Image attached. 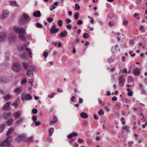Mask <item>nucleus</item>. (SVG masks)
I'll use <instances>...</instances> for the list:
<instances>
[{"instance_id":"1","label":"nucleus","mask_w":147,"mask_h":147,"mask_svg":"<svg viewBox=\"0 0 147 147\" xmlns=\"http://www.w3.org/2000/svg\"><path fill=\"white\" fill-rule=\"evenodd\" d=\"M12 140V138L8 136L5 140L1 143V146L2 147H7L10 146V143Z\"/></svg>"},{"instance_id":"2","label":"nucleus","mask_w":147,"mask_h":147,"mask_svg":"<svg viewBox=\"0 0 147 147\" xmlns=\"http://www.w3.org/2000/svg\"><path fill=\"white\" fill-rule=\"evenodd\" d=\"M9 39L10 44L12 45H15L16 40V34L14 33L11 34L9 35Z\"/></svg>"},{"instance_id":"3","label":"nucleus","mask_w":147,"mask_h":147,"mask_svg":"<svg viewBox=\"0 0 147 147\" xmlns=\"http://www.w3.org/2000/svg\"><path fill=\"white\" fill-rule=\"evenodd\" d=\"M14 31L19 34L20 33H25V30L24 28L22 27H18L17 26H14L13 27Z\"/></svg>"},{"instance_id":"4","label":"nucleus","mask_w":147,"mask_h":147,"mask_svg":"<svg viewBox=\"0 0 147 147\" xmlns=\"http://www.w3.org/2000/svg\"><path fill=\"white\" fill-rule=\"evenodd\" d=\"M9 15V12L8 10H4L0 15V19H4L8 18Z\"/></svg>"},{"instance_id":"5","label":"nucleus","mask_w":147,"mask_h":147,"mask_svg":"<svg viewBox=\"0 0 147 147\" xmlns=\"http://www.w3.org/2000/svg\"><path fill=\"white\" fill-rule=\"evenodd\" d=\"M21 98L23 100H31L32 97L29 94H25L23 93L21 94Z\"/></svg>"},{"instance_id":"6","label":"nucleus","mask_w":147,"mask_h":147,"mask_svg":"<svg viewBox=\"0 0 147 147\" xmlns=\"http://www.w3.org/2000/svg\"><path fill=\"white\" fill-rule=\"evenodd\" d=\"M26 138V136L25 134H21L18 135L16 139L18 142H20L25 140Z\"/></svg>"},{"instance_id":"7","label":"nucleus","mask_w":147,"mask_h":147,"mask_svg":"<svg viewBox=\"0 0 147 147\" xmlns=\"http://www.w3.org/2000/svg\"><path fill=\"white\" fill-rule=\"evenodd\" d=\"M13 70L16 72L20 71L21 69V66L18 63H14L12 66Z\"/></svg>"},{"instance_id":"8","label":"nucleus","mask_w":147,"mask_h":147,"mask_svg":"<svg viewBox=\"0 0 147 147\" xmlns=\"http://www.w3.org/2000/svg\"><path fill=\"white\" fill-rule=\"evenodd\" d=\"M7 33L4 31L1 32L0 33V42L4 41L6 38Z\"/></svg>"},{"instance_id":"9","label":"nucleus","mask_w":147,"mask_h":147,"mask_svg":"<svg viewBox=\"0 0 147 147\" xmlns=\"http://www.w3.org/2000/svg\"><path fill=\"white\" fill-rule=\"evenodd\" d=\"M3 115L5 119H7L11 116V113L10 112H5L3 113Z\"/></svg>"},{"instance_id":"10","label":"nucleus","mask_w":147,"mask_h":147,"mask_svg":"<svg viewBox=\"0 0 147 147\" xmlns=\"http://www.w3.org/2000/svg\"><path fill=\"white\" fill-rule=\"evenodd\" d=\"M21 114V111H15L13 115L15 118L17 119H18L20 118Z\"/></svg>"},{"instance_id":"11","label":"nucleus","mask_w":147,"mask_h":147,"mask_svg":"<svg viewBox=\"0 0 147 147\" xmlns=\"http://www.w3.org/2000/svg\"><path fill=\"white\" fill-rule=\"evenodd\" d=\"M133 73L134 76H138L140 75V69L136 67L133 70Z\"/></svg>"},{"instance_id":"12","label":"nucleus","mask_w":147,"mask_h":147,"mask_svg":"<svg viewBox=\"0 0 147 147\" xmlns=\"http://www.w3.org/2000/svg\"><path fill=\"white\" fill-rule=\"evenodd\" d=\"M33 16L36 17H40L41 16V14L39 11H37L33 13Z\"/></svg>"},{"instance_id":"13","label":"nucleus","mask_w":147,"mask_h":147,"mask_svg":"<svg viewBox=\"0 0 147 147\" xmlns=\"http://www.w3.org/2000/svg\"><path fill=\"white\" fill-rule=\"evenodd\" d=\"M78 136V134L76 132H74L71 134H69L67 136V138H69L71 139L74 136L76 137L77 136Z\"/></svg>"},{"instance_id":"14","label":"nucleus","mask_w":147,"mask_h":147,"mask_svg":"<svg viewBox=\"0 0 147 147\" xmlns=\"http://www.w3.org/2000/svg\"><path fill=\"white\" fill-rule=\"evenodd\" d=\"M13 121V120L12 118H10L7 119L6 123L8 125L11 126L12 125Z\"/></svg>"},{"instance_id":"15","label":"nucleus","mask_w":147,"mask_h":147,"mask_svg":"<svg viewBox=\"0 0 147 147\" xmlns=\"http://www.w3.org/2000/svg\"><path fill=\"white\" fill-rule=\"evenodd\" d=\"M25 33H20L19 34V36L20 39L23 41H25L26 40V38L24 36Z\"/></svg>"},{"instance_id":"16","label":"nucleus","mask_w":147,"mask_h":147,"mask_svg":"<svg viewBox=\"0 0 147 147\" xmlns=\"http://www.w3.org/2000/svg\"><path fill=\"white\" fill-rule=\"evenodd\" d=\"M0 81L2 83H5L8 82V80L6 77H3L1 78Z\"/></svg>"},{"instance_id":"17","label":"nucleus","mask_w":147,"mask_h":147,"mask_svg":"<svg viewBox=\"0 0 147 147\" xmlns=\"http://www.w3.org/2000/svg\"><path fill=\"white\" fill-rule=\"evenodd\" d=\"M26 75L29 77H32L33 76V74L32 71L28 70L27 71Z\"/></svg>"},{"instance_id":"18","label":"nucleus","mask_w":147,"mask_h":147,"mask_svg":"<svg viewBox=\"0 0 147 147\" xmlns=\"http://www.w3.org/2000/svg\"><path fill=\"white\" fill-rule=\"evenodd\" d=\"M67 32L66 30H63L61 31L60 34H59V36H60L65 37L67 35Z\"/></svg>"},{"instance_id":"19","label":"nucleus","mask_w":147,"mask_h":147,"mask_svg":"<svg viewBox=\"0 0 147 147\" xmlns=\"http://www.w3.org/2000/svg\"><path fill=\"white\" fill-rule=\"evenodd\" d=\"M81 117L84 119H86L88 118V115L85 113L82 112L80 114Z\"/></svg>"},{"instance_id":"20","label":"nucleus","mask_w":147,"mask_h":147,"mask_svg":"<svg viewBox=\"0 0 147 147\" xmlns=\"http://www.w3.org/2000/svg\"><path fill=\"white\" fill-rule=\"evenodd\" d=\"M14 91L16 92L17 94H20L22 91V88L18 87L14 89Z\"/></svg>"},{"instance_id":"21","label":"nucleus","mask_w":147,"mask_h":147,"mask_svg":"<svg viewBox=\"0 0 147 147\" xmlns=\"http://www.w3.org/2000/svg\"><path fill=\"white\" fill-rule=\"evenodd\" d=\"M10 102H8L6 103L3 106V109L4 110H6L8 109L9 107Z\"/></svg>"},{"instance_id":"22","label":"nucleus","mask_w":147,"mask_h":147,"mask_svg":"<svg viewBox=\"0 0 147 147\" xmlns=\"http://www.w3.org/2000/svg\"><path fill=\"white\" fill-rule=\"evenodd\" d=\"M18 50L19 51H21L23 50L24 48L20 42H19L18 43L17 45Z\"/></svg>"},{"instance_id":"23","label":"nucleus","mask_w":147,"mask_h":147,"mask_svg":"<svg viewBox=\"0 0 147 147\" xmlns=\"http://www.w3.org/2000/svg\"><path fill=\"white\" fill-rule=\"evenodd\" d=\"M12 95L8 94L4 96V99L5 101H6L12 97Z\"/></svg>"},{"instance_id":"24","label":"nucleus","mask_w":147,"mask_h":147,"mask_svg":"<svg viewBox=\"0 0 147 147\" xmlns=\"http://www.w3.org/2000/svg\"><path fill=\"white\" fill-rule=\"evenodd\" d=\"M24 120V119L23 118H21L16 121V123L18 125H20L22 123Z\"/></svg>"},{"instance_id":"25","label":"nucleus","mask_w":147,"mask_h":147,"mask_svg":"<svg viewBox=\"0 0 147 147\" xmlns=\"http://www.w3.org/2000/svg\"><path fill=\"white\" fill-rule=\"evenodd\" d=\"M27 56V55L26 53H24L20 55L21 58L22 59H25Z\"/></svg>"},{"instance_id":"26","label":"nucleus","mask_w":147,"mask_h":147,"mask_svg":"<svg viewBox=\"0 0 147 147\" xmlns=\"http://www.w3.org/2000/svg\"><path fill=\"white\" fill-rule=\"evenodd\" d=\"M23 18L24 19L25 21H27L30 20V17L26 14H23Z\"/></svg>"},{"instance_id":"27","label":"nucleus","mask_w":147,"mask_h":147,"mask_svg":"<svg viewBox=\"0 0 147 147\" xmlns=\"http://www.w3.org/2000/svg\"><path fill=\"white\" fill-rule=\"evenodd\" d=\"M13 130V128H10L7 131L6 134V135L7 136H8L11 133Z\"/></svg>"},{"instance_id":"28","label":"nucleus","mask_w":147,"mask_h":147,"mask_svg":"<svg viewBox=\"0 0 147 147\" xmlns=\"http://www.w3.org/2000/svg\"><path fill=\"white\" fill-rule=\"evenodd\" d=\"M125 80L122 77H120L119 78V83L120 84H122L125 82Z\"/></svg>"},{"instance_id":"29","label":"nucleus","mask_w":147,"mask_h":147,"mask_svg":"<svg viewBox=\"0 0 147 147\" xmlns=\"http://www.w3.org/2000/svg\"><path fill=\"white\" fill-rule=\"evenodd\" d=\"M9 2L10 3V4L13 6H15V5H16L17 7H19V6L16 3V1H9Z\"/></svg>"},{"instance_id":"30","label":"nucleus","mask_w":147,"mask_h":147,"mask_svg":"<svg viewBox=\"0 0 147 147\" xmlns=\"http://www.w3.org/2000/svg\"><path fill=\"white\" fill-rule=\"evenodd\" d=\"M59 30V29L57 28H56L55 29H50L51 33L52 34L57 33Z\"/></svg>"},{"instance_id":"31","label":"nucleus","mask_w":147,"mask_h":147,"mask_svg":"<svg viewBox=\"0 0 147 147\" xmlns=\"http://www.w3.org/2000/svg\"><path fill=\"white\" fill-rule=\"evenodd\" d=\"M5 124H2L0 126V133L2 132L5 128Z\"/></svg>"},{"instance_id":"32","label":"nucleus","mask_w":147,"mask_h":147,"mask_svg":"<svg viewBox=\"0 0 147 147\" xmlns=\"http://www.w3.org/2000/svg\"><path fill=\"white\" fill-rule=\"evenodd\" d=\"M9 57V53H5V60L6 61H8Z\"/></svg>"},{"instance_id":"33","label":"nucleus","mask_w":147,"mask_h":147,"mask_svg":"<svg viewBox=\"0 0 147 147\" xmlns=\"http://www.w3.org/2000/svg\"><path fill=\"white\" fill-rule=\"evenodd\" d=\"M54 128H52L49 130V135L50 136H51L52 135L54 132Z\"/></svg>"},{"instance_id":"34","label":"nucleus","mask_w":147,"mask_h":147,"mask_svg":"<svg viewBox=\"0 0 147 147\" xmlns=\"http://www.w3.org/2000/svg\"><path fill=\"white\" fill-rule=\"evenodd\" d=\"M127 90L128 91V92L127 93V94L129 96H131L133 94V92L131 91H130V90L128 88L127 89Z\"/></svg>"},{"instance_id":"35","label":"nucleus","mask_w":147,"mask_h":147,"mask_svg":"<svg viewBox=\"0 0 147 147\" xmlns=\"http://www.w3.org/2000/svg\"><path fill=\"white\" fill-rule=\"evenodd\" d=\"M83 36L84 38H87L89 37V34L87 33H85L83 34Z\"/></svg>"},{"instance_id":"36","label":"nucleus","mask_w":147,"mask_h":147,"mask_svg":"<svg viewBox=\"0 0 147 147\" xmlns=\"http://www.w3.org/2000/svg\"><path fill=\"white\" fill-rule=\"evenodd\" d=\"M33 137H31L29 138L28 139L26 140V142H30L33 141Z\"/></svg>"},{"instance_id":"37","label":"nucleus","mask_w":147,"mask_h":147,"mask_svg":"<svg viewBox=\"0 0 147 147\" xmlns=\"http://www.w3.org/2000/svg\"><path fill=\"white\" fill-rule=\"evenodd\" d=\"M28 64L26 63H23V68L25 69H27L28 67Z\"/></svg>"},{"instance_id":"38","label":"nucleus","mask_w":147,"mask_h":147,"mask_svg":"<svg viewBox=\"0 0 147 147\" xmlns=\"http://www.w3.org/2000/svg\"><path fill=\"white\" fill-rule=\"evenodd\" d=\"M18 104L16 101L13 103L12 104V105L14 106L15 107H17L18 106Z\"/></svg>"},{"instance_id":"39","label":"nucleus","mask_w":147,"mask_h":147,"mask_svg":"<svg viewBox=\"0 0 147 147\" xmlns=\"http://www.w3.org/2000/svg\"><path fill=\"white\" fill-rule=\"evenodd\" d=\"M58 24L59 26H61L63 24L62 21L61 20L58 21Z\"/></svg>"},{"instance_id":"40","label":"nucleus","mask_w":147,"mask_h":147,"mask_svg":"<svg viewBox=\"0 0 147 147\" xmlns=\"http://www.w3.org/2000/svg\"><path fill=\"white\" fill-rule=\"evenodd\" d=\"M98 113L101 116L102 114H104V112L103 111L102 109H100Z\"/></svg>"},{"instance_id":"41","label":"nucleus","mask_w":147,"mask_h":147,"mask_svg":"<svg viewBox=\"0 0 147 147\" xmlns=\"http://www.w3.org/2000/svg\"><path fill=\"white\" fill-rule=\"evenodd\" d=\"M79 14L78 13H76L74 16V18L75 20H77L79 17Z\"/></svg>"},{"instance_id":"42","label":"nucleus","mask_w":147,"mask_h":147,"mask_svg":"<svg viewBox=\"0 0 147 147\" xmlns=\"http://www.w3.org/2000/svg\"><path fill=\"white\" fill-rule=\"evenodd\" d=\"M108 24L110 26L112 27L115 25V23L113 22L112 23L111 21H110L108 23Z\"/></svg>"},{"instance_id":"43","label":"nucleus","mask_w":147,"mask_h":147,"mask_svg":"<svg viewBox=\"0 0 147 147\" xmlns=\"http://www.w3.org/2000/svg\"><path fill=\"white\" fill-rule=\"evenodd\" d=\"M80 8V7L78 4L77 3L75 5V9L76 10H78Z\"/></svg>"},{"instance_id":"44","label":"nucleus","mask_w":147,"mask_h":147,"mask_svg":"<svg viewBox=\"0 0 147 147\" xmlns=\"http://www.w3.org/2000/svg\"><path fill=\"white\" fill-rule=\"evenodd\" d=\"M128 81L129 82H133L134 81V80L132 77H129Z\"/></svg>"},{"instance_id":"45","label":"nucleus","mask_w":147,"mask_h":147,"mask_svg":"<svg viewBox=\"0 0 147 147\" xmlns=\"http://www.w3.org/2000/svg\"><path fill=\"white\" fill-rule=\"evenodd\" d=\"M47 20L49 22H51L53 21V19L51 18H47Z\"/></svg>"},{"instance_id":"46","label":"nucleus","mask_w":147,"mask_h":147,"mask_svg":"<svg viewBox=\"0 0 147 147\" xmlns=\"http://www.w3.org/2000/svg\"><path fill=\"white\" fill-rule=\"evenodd\" d=\"M48 55V53L47 52H44L43 54V56L44 58H47Z\"/></svg>"},{"instance_id":"47","label":"nucleus","mask_w":147,"mask_h":147,"mask_svg":"<svg viewBox=\"0 0 147 147\" xmlns=\"http://www.w3.org/2000/svg\"><path fill=\"white\" fill-rule=\"evenodd\" d=\"M36 27L38 28H41L42 26V25L39 23H36Z\"/></svg>"},{"instance_id":"48","label":"nucleus","mask_w":147,"mask_h":147,"mask_svg":"<svg viewBox=\"0 0 147 147\" xmlns=\"http://www.w3.org/2000/svg\"><path fill=\"white\" fill-rule=\"evenodd\" d=\"M32 113L34 114H36L37 113V110L36 109H34L32 110Z\"/></svg>"},{"instance_id":"49","label":"nucleus","mask_w":147,"mask_h":147,"mask_svg":"<svg viewBox=\"0 0 147 147\" xmlns=\"http://www.w3.org/2000/svg\"><path fill=\"white\" fill-rule=\"evenodd\" d=\"M82 21L81 20H78L77 22V24L79 25H81L82 24Z\"/></svg>"},{"instance_id":"50","label":"nucleus","mask_w":147,"mask_h":147,"mask_svg":"<svg viewBox=\"0 0 147 147\" xmlns=\"http://www.w3.org/2000/svg\"><path fill=\"white\" fill-rule=\"evenodd\" d=\"M66 27L67 29L70 30L71 28V24H69L66 26Z\"/></svg>"},{"instance_id":"51","label":"nucleus","mask_w":147,"mask_h":147,"mask_svg":"<svg viewBox=\"0 0 147 147\" xmlns=\"http://www.w3.org/2000/svg\"><path fill=\"white\" fill-rule=\"evenodd\" d=\"M78 142L79 143H82L84 142V140L81 139L79 138L78 140Z\"/></svg>"},{"instance_id":"52","label":"nucleus","mask_w":147,"mask_h":147,"mask_svg":"<svg viewBox=\"0 0 147 147\" xmlns=\"http://www.w3.org/2000/svg\"><path fill=\"white\" fill-rule=\"evenodd\" d=\"M55 95V94L54 92H53L51 93V94H49L48 96V97L49 98H53V97Z\"/></svg>"},{"instance_id":"53","label":"nucleus","mask_w":147,"mask_h":147,"mask_svg":"<svg viewBox=\"0 0 147 147\" xmlns=\"http://www.w3.org/2000/svg\"><path fill=\"white\" fill-rule=\"evenodd\" d=\"M35 124L36 126H38L39 125H40V124L41 123L39 121H35Z\"/></svg>"},{"instance_id":"54","label":"nucleus","mask_w":147,"mask_h":147,"mask_svg":"<svg viewBox=\"0 0 147 147\" xmlns=\"http://www.w3.org/2000/svg\"><path fill=\"white\" fill-rule=\"evenodd\" d=\"M90 22L92 24H94V20L92 18H90Z\"/></svg>"},{"instance_id":"55","label":"nucleus","mask_w":147,"mask_h":147,"mask_svg":"<svg viewBox=\"0 0 147 147\" xmlns=\"http://www.w3.org/2000/svg\"><path fill=\"white\" fill-rule=\"evenodd\" d=\"M121 121L122 124H124L125 123V122L124 121V119L123 118H121L120 119Z\"/></svg>"},{"instance_id":"56","label":"nucleus","mask_w":147,"mask_h":147,"mask_svg":"<svg viewBox=\"0 0 147 147\" xmlns=\"http://www.w3.org/2000/svg\"><path fill=\"white\" fill-rule=\"evenodd\" d=\"M32 119L35 122L37 120V118L35 116L33 115L32 117Z\"/></svg>"},{"instance_id":"57","label":"nucleus","mask_w":147,"mask_h":147,"mask_svg":"<svg viewBox=\"0 0 147 147\" xmlns=\"http://www.w3.org/2000/svg\"><path fill=\"white\" fill-rule=\"evenodd\" d=\"M133 53V52L131 51L129 52V54H130L132 56V57H134L135 55V53H134L133 54H132V53Z\"/></svg>"},{"instance_id":"58","label":"nucleus","mask_w":147,"mask_h":147,"mask_svg":"<svg viewBox=\"0 0 147 147\" xmlns=\"http://www.w3.org/2000/svg\"><path fill=\"white\" fill-rule=\"evenodd\" d=\"M98 23L100 25V26H103L104 25L103 22L101 20L99 21L98 22Z\"/></svg>"},{"instance_id":"59","label":"nucleus","mask_w":147,"mask_h":147,"mask_svg":"<svg viewBox=\"0 0 147 147\" xmlns=\"http://www.w3.org/2000/svg\"><path fill=\"white\" fill-rule=\"evenodd\" d=\"M122 128L123 129L127 131H129L128 129L127 128V126L123 127H122Z\"/></svg>"},{"instance_id":"60","label":"nucleus","mask_w":147,"mask_h":147,"mask_svg":"<svg viewBox=\"0 0 147 147\" xmlns=\"http://www.w3.org/2000/svg\"><path fill=\"white\" fill-rule=\"evenodd\" d=\"M71 22V20H70L68 19H66V23L67 24H68Z\"/></svg>"},{"instance_id":"61","label":"nucleus","mask_w":147,"mask_h":147,"mask_svg":"<svg viewBox=\"0 0 147 147\" xmlns=\"http://www.w3.org/2000/svg\"><path fill=\"white\" fill-rule=\"evenodd\" d=\"M128 23V21L127 20H125L123 22V23L124 25H126Z\"/></svg>"},{"instance_id":"62","label":"nucleus","mask_w":147,"mask_h":147,"mask_svg":"<svg viewBox=\"0 0 147 147\" xmlns=\"http://www.w3.org/2000/svg\"><path fill=\"white\" fill-rule=\"evenodd\" d=\"M111 51H112V53H114L116 51V50L115 49V48H114L113 47H112Z\"/></svg>"},{"instance_id":"63","label":"nucleus","mask_w":147,"mask_h":147,"mask_svg":"<svg viewBox=\"0 0 147 147\" xmlns=\"http://www.w3.org/2000/svg\"><path fill=\"white\" fill-rule=\"evenodd\" d=\"M117 97L115 96H114L112 98V100L113 101H116L117 100Z\"/></svg>"},{"instance_id":"64","label":"nucleus","mask_w":147,"mask_h":147,"mask_svg":"<svg viewBox=\"0 0 147 147\" xmlns=\"http://www.w3.org/2000/svg\"><path fill=\"white\" fill-rule=\"evenodd\" d=\"M26 82V79H24L22 80V81L21 82V84H25Z\"/></svg>"}]
</instances>
